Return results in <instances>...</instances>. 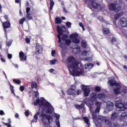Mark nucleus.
I'll return each mask as SVG.
<instances>
[{
	"mask_svg": "<svg viewBox=\"0 0 127 127\" xmlns=\"http://www.w3.org/2000/svg\"><path fill=\"white\" fill-rule=\"evenodd\" d=\"M67 62L71 63L69 65L68 70L69 74H71L72 76H78L84 73V69L78 67L79 63L76 62L75 58L72 56L69 57L67 59Z\"/></svg>",
	"mask_w": 127,
	"mask_h": 127,
	"instance_id": "1",
	"label": "nucleus"
},
{
	"mask_svg": "<svg viewBox=\"0 0 127 127\" xmlns=\"http://www.w3.org/2000/svg\"><path fill=\"white\" fill-rule=\"evenodd\" d=\"M57 32L59 33V35L57 36L58 39H59V41H58V44H59V47L62 49H64V44L62 43V39L63 41L66 40V39L68 38V35L67 34L64 35L61 38V36L63 34V32H65L66 30V28L64 26H59L58 25L57 26Z\"/></svg>",
	"mask_w": 127,
	"mask_h": 127,
	"instance_id": "2",
	"label": "nucleus"
},
{
	"mask_svg": "<svg viewBox=\"0 0 127 127\" xmlns=\"http://www.w3.org/2000/svg\"><path fill=\"white\" fill-rule=\"evenodd\" d=\"M44 98H43L42 99H41V100H40V99H37L36 101L34 102V105L37 106L39 105L40 107L44 105L45 107H47V108L51 107L53 109V107L51 106V103H50L48 101L44 103Z\"/></svg>",
	"mask_w": 127,
	"mask_h": 127,
	"instance_id": "3",
	"label": "nucleus"
},
{
	"mask_svg": "<svg viewBox=\"0 0 127 127\" xmlns=\"http://www.w3.org/2000/svg\"><path fill=\"white\" fill-rule=\"evenodd\" d=\"M115 106L119 109V111H125L127 109V106L125 105L121 101H116L115 102Z\"/></svg>",
	"mask_w": 127,
	"mask_h": 127,
	"instance_id": "4",
	"label": "nucleus"
},
{
	"mask_svg": "<svg viewBox=\"0 0 127 127\" xmlns=\"http://www.w3.org/2000/svg\"><path fill=\"white\" fill-rule=\"evenodd\" d=\"M118 4L115 3H111L109 5V8L110 10L115 11L117 13L122 9V7L121 6H117Z\"/></svg>",
	"mask_w": 127,
	"mask_h": 127,
	"instance_id": "5",
	"label": "nucleus"
},
{
	"mask_svg": "<svg viewBox=\"0 0 127 127\" xmlns=\"http://www.w3.org/2000/svg\"><path fill=\"white\" fill-rule=\"evenodd\" d=\"M107 119L105 117L100 116L98 117L97 120L95 121V125H96L97 127H100L102 126V123L101 122H104L105 120H107Z\"/></svg>",
	"mask_w": 127,
	"mask_h": 127,
	"instance_id": "6",
	"label": "nucleus"
},
{
	"mask_svg": "<svg viewBox=\"0 0 127 127\" xmlns=\"http://www.w3.org/2000/svg\"><path fill=\"white\" fill-rule=\"evenodd\" d=\"M2 25L3 28V30L5 34L6 35V33H7V29H8L9 27H11V23H10L9 20H6V22H2L1 21Z\"/></svg>",
	"mask_w": 127,
	"mask_h": 127,
	"instance_id": "7",
	"label": "nucleus"
},
{
	"mask_svg": "<svg viewBox=\"0 0 127 127\" xmlns=\"http://www.w3.org/2000/svg\"><path fill=\"white\" fill-rule=\"evenodd\" d=\"M40 117H41L42 118H45L46 120H47L49 124H50L53 122V116L50 115H47L45 113H44V112H42V113L40 115Z\"/></svg>",
	"mask_w": 127,
	"mask_h": 127,
	"instance_id": "8",
	"label": "nucleus"
},
{
	"mask_svg": "<svg viewBox=\"0 0 127 127\" xmlns=\"http://www.w3.org/2000/svg\"><path fill=\"white\" fill-rule=\"evenodd\" d=\"M89 3H91L92 7L95 10L98 9V10H102L104 7H102V5L100 4L97 3V2H94V1H89Z\"/></svg>",
	"mask_w": 127,
	"mask_h": 127,
	"instance_id": "9",
	"label": "nucleus"
},
{
	"mask_svg": "<svg viewBox=\"0 0 127 127\" xmlns=\"http://www.w3.org/2000/svg\"><path fill=\"white\" fill-rule=\"evenodd\" d=\"M82 90L83 91L84 96L88 97L90 93V88H87L85 85H82Z\"/></svg>",
	"mask_w": 127,
	"mask_h": 127,
	"instance_id": "10",
	"label": "nucleus"
},
{
	"mask_svg": "<svg viewBox=\"0 0 127 127\" xmlns=\"http://www.w3.org/2000/svg\"><path fill=\"white\" fill-rule=\"evenodd\" d=\"M106 108L109 111H112L114 109V104L111 101H108L106 104Z\"/></svg>",
	"mask_w": 127,
	"mask_h": 127,
	"instance_id": "11",
	"label": "nucleus"
},
{
	"mask_svg": "<svg viewBox=\"0 0 127 127\" xmlns=\"http://www.w3.org/2000/svg\"><path fill=\"white\" fill-rule=\"evenodd\" d=\"M119 23L121 25L122 27H127V20L125 17H122L119 20Z\"/></svg>",
	"mask_w": 127,
	"mask_h": 127,
	"instance_id": "12",
	"label": "nucleus"
},
{
	"mask_svg": "<svg viewBox=\"0 0 127 127\" xmlns=\"http://www.w3.org/2000/svg\"><path fill=\"white\" fill-rule=\"evenodd\" d=\"M102 32L103 35H108L111 34L112 35V33H111L110 29L109 28H105L104 27L103 25H102Z\"/></svg>",
	"mask_w": 127,
	"mask_h": 127,
	"instance_id": "13",
	"label": "nucleus"
},
{
	"mask_svg": "<svg viewBox=\"0 0 127 127\" xmlns=\"http://www.w3.org/2000/svg\"><path fill=\"white\" fill-rule=\"evenodd\" d=\"M19 58L21 62H25L26 61V56L22 51L19 52Z\"/></svg>",
	"mask_w": 127,
	"mask_h": 127,
	"instance_id": "14",
	"label": "nucleus"
},
{
	"mask_svg": "<svg viewBox=\"0 0 127 127\" xmlns=\"http://www.w3.org/2000/svg\"><path fill=\"white\" fill-rule=\"evenodd\" d=\"M68 95L69 96H76V91L72 88H69L67 91Z\"/></svg>",
	"mask_w": 127,
	"mask_h": 127,
	"instance_id": "15",
	"label": "nucleus"
},
{
	"mask_svg": "<svg viewBox=\"0 0 127 127\" xmlns=\"http://www.w3.org/2000/svg\"><path fill=\"white\" fill-rule=\"evenodd\" d=\"M90 97L92 101L95 102L97 100V94L95 93H92L91 94H90Z\"/></svg>",
	"mask_w": 127,
	"mask_h": 127,
	"instance_id": "16",
	"label": "nucleus"
},
{
	"mask_svg": "<svg viewBox=\"0 0 127 127\" xmlns=\"http://www.w3.org/2000/svg\"><path fill=\"white\" fill-rule=\"evenodd\" d=\"M126 117H127V113H122L120 117L121 121L125 122L126 121Z\"/></svg>",
	"mask_w": 127,
	"mask_h": 127,
	"instance_id": "17",
	"label": "nucleus"
},
{
	"mask_svg": "<svg viewBox=\"0 0 127 127\" xmlns=\"http://www.w3.org/2000/svg\"><path fill=\"white\" fill-rule=\"evenodd\" d=\"M36 49L37 50V52L38 53V54H41L43 51L42 46H39V44H36Z\"/></svg>",
	"mask_w": 127,
	"mask_h": 127,
	"instance_id": "18",
	"label": "nucleus"
},
{
	"mask_svg": "<svg viewBox=\"0 0 127 127\" xmlns=\"http://www.w3.org/2000/svg\"><path fill=\"white\" fill-rule=\"evenodd\" d=\"M118 116H119V114L116 112H114L112 114L110 119H111V120L115 121L117 119Z\"/></svg>",
	"mask_w": 127,
	"mask_h": 127,
	"instance_id": "19",
	"label": "nucleus"
},
{
	"mask_svg": "<svg viewBox=\"0 0 127 127\" xmlns=\"http://www.w3.org/2000/svg\"><path fill=\"white\" fill-rule=\"evenodd\" d=\"M108 83L111 86H116L117 84V83L116 82V81L115 80V79H110L109 81H108Z\"/></svg>",
	"mask_w": 127,
	"mask_h": 127,
	"instance_id": "20",
	"label": "nucleus"
},
{
	"mask_svg": "<svg viewBox=\"0 0 127 127\" xmlns=\"http://www.w3.org/2000/svg\"><path fill=\"white\" fill-rule=\"evenodd\" d=\"M120 89V87H117L115 88V89L114 90V92L116 96H118L119 94L121 93Z\"/></svg>",
	"mask_w": 127,
	"mask_h": 127,
	"instance_id": "21",
	"label": "nucleus"
},
{
	"mask_svg": "<svg viewBox=\"0 0 127 127\" xmlns=\"http://www.w3.org/2000/svg\"><path fill=\"white\" fill-rule=\"evenodd\" d=\"M62 20L60 17H56L55 19V23L56 24H60L62 23Z\"/></svg>",
	"mask_w": 127,
	"mask_h": 127,
	"instance_id": "22",
	"label": "nucleus"
},
{
	"mask_svg": "<svg viewBox=\"0 0 127 127\" xmlns=\"http://www.w3.org/2000/svg\"><path fill=\"white\" fill-rule=\"evenodd\" d=\"M81 52V50L80 48H75L72 50V53L74 54H79L80 52Z\"/></svg>",
	"mask_w": 127,
	"mask_h": 127,
	"instance_id": "23",
	"label": "nucleus"
},
{
	"mask_svg": "<svg viewBox=\"0 0 127 127\" xmlns=\"http://www.w3.org/2000/svg\"><path fill=\"white\" fill-rule=\"evenodd\" d=\"M7 122L8 123H5L4 122H2V124H3L5 126H6L7 127H11V125H10L11 124V121L10 118L7 119Z\"/></svg>",
	"mask_w": 127,
	"mask_h": 127,
	"instance_id": "24",
	"label": "nucleus"
},
{
	"mask_svg": "<svg viewBox=\"0 0 127 127\" xmlns=\"http://www.w3.org/2000/svg\"><path fill=\"white\" fill-rule=\"evenodd\" d=\"M83 120H84V122H85L87 126H88V127H90V123H89L90 122L89 118H88V117H84L83 118Z\"/></svg>",
	"mask_w": 127,
	"mask_h": 127,
	"instance_id": "25",
	"label": "nucleus"
},
{
	"mask_svg": "<svg viewBox=\"0 0 127 127\" xmlns=\"http://www.w3.org/2000/svg\"><path fill=\"white\" fill-rule=\"evenodd\" d=\"M84 106H85V103L82 102V104H81L80 105L77 104L75 106V108H76L77 109L81 110L84 107Z\"/></svg>",
	"mask_w": 127,
	"mask_h": 127,
	"instance_id": "26",
	"label": "nucleus"
},
{
	"mask_svg": "<svg viewBox=\"0 0 127 127\" xmlns=\"http://www.w3.org/2000/svg\"><path fill=\"white\" fill-rule=\"evenodd\" d=\"M97 98L99 100H103L104 98H105V94L104 93H100L98 94Z\"/></svg>",
	"mask_w": 127,
	"mask_h": 127,
	"instance_id": "27",
	"label": "nucleus"
},
{
	"mask_svg": "<svg viewBox=\"0 0 127 127\" xmlns=\"http://www.w3.org/2000/svg\"><path fill=\"white\" fill-rule=\"evenodd\" d=\"M104 123H105V125L107 127H112V123L110 120L109 119H107L104 121Z\"/></svg>",
	"mask_w": 127,
	"mask_h": 127,
	"instance_id": "28",
	"label": "nucleus"
},
{
	"mask_svg": "<svg viewBox=\"0 0 127 127\" xmlns=\"http://www.w3.org/2000/svg\"><path fill=\"white\" fill-rule=\"evenodd\" d=\"M94 66V65L93 64L91 63H88L85 65V67L86 69H91Z\"/></svg>",
	"mask_w": 127,
	"mask_h": 127,
	"instance_id": "29",
	"label": "nucleus"
},
{
	"mask_svg": "<svg viewBox=\"0 0 127 127\" xmlns=\"http://www.w3.org/2000/svg\"><path fill=\"white\" fill-rule=\"evenodd\" d=\"M123 12H120L115 15V19L118 20L120 17L122 16Z\"/></svg>",
	"mask_w": 127,
	"mask_h": 127,
	"instance_id": "30",
	"label": "nucleus"
},
{
	"mask_svg": "<svg viewBox=\"0 0 127 127\" xmlns=\"http://www.w3.org/2000/svg\"><path fill=\"white\" fill-rule=\"evenodd\" d=\"M81 46L83 48H86L87 47V43L86 42V41L82 40V42H81Z\"/></svg>",
	"mask_w": 127,
	"mask_h": 127,
	"instance_id": "31",
	"label": "nucleus"
},
{
	"mask_svg": "<svg viewBox=\"0 0 127 127\" xmlns=\"http://www.w3.org/2000/svg\"><path fill=\"white\" fill-rule=\"evenodd\" d=\"M78 36V35L77 33H73L69 36V38L71 39H74L76 38Z\"/></svg>",
	"mask_w": 127,
	"mask_h": 127,
	"instance_id": "32",
	"label": "nucleus"
},
{
	"mask_svg": "<svg viewBox=\"0 0 127 127\" xmlns=\"http://www.w3.org/2000/svg\"><path fill=\"white\" fill-rule=\"evenodd\" d=\"M98 19L102 23H106V24H107L108 23V21H106V20L104 19L102 16H98Z\"/></svg>",
	"mask_w": 127,
	"mask_h": 127,
	"instance_id": "33",
	"label": "nucleus"
},
{
	"mask_svg": "<svg viewBox=\"0 0 127 127\" xmlns=\"http://www.w3.org/2000/svg\"><path fill=\"white\" fill-rule=\"evenodd\" d=\"M13 82L14 83L18 84V85H20V83H21V80L18 79H13Z\"/></svg>",
	"mask_w": 127,
	"mask_h": 127,
	"instance_id": "34",
	"label": "nucleus"
},
{
	"mask_svg": "<svg viewBox=\"0 0 127 127\" xmlns=\"http://www.w3.org/2000/svg\"><path fill=\"white\" fill-rule=\"evenodd\" d=\"M72 43L75 44H79L80 43V40L79 39L76 38H74L73 39H72Z\"/></svg>",
	"mask_w": 127,
	"mask_h": 127,
	"instance_id": "35",
	"label": "nucleus"
},
{
	"mask_svg": "<svg viewBox=\"0 0 127 127\" xmlns=\"http://www.w3.org/2000/svg\"><path fill=\"white\" fill-rule=\"evenodd\" d=\"M65 45L68 47H69L71 45V43H72V41L70 39H66L65 41Z\"/></svg>",
	"mask_w": 127,
	"mask_h": 127,
	"instance_id": "36",
	"label": "nucleus"
},
{
	"mask_svg": "<svg viewBox=\"0 0 127 127\" xmlns=\"http://www.w3.org/2000/svg\"><path fill=\"white\" fill-rule=\"evenodd\" d=\"M48 108H47V109H46L45 113L47 114H52V110L51 108H49L50 107Z\"/></svg>",
	"mask_w": 127,
	"mask_h": 127,
	"instance_id": "37",
	"label": "nucleus"
},
{
	"mask_svg": "<svg viewBox=\"0 0 127 127\" xmlns=\"http://www.w3.org/2000/svg\"><path fill=\"white\" fill-rule=\"evenodd\" d=\"M10 89L11 90V92L15 96L16 95L14 92V86H13L11 84H10Z\"/></svg>",
	"mask_w": 127,
	"mask_h": 127,
	"instance_id": "38",
	"label": "nucleus"
},
{
	"mask_svg": "<svg viewBox=\"0 0 127 127\" xmlns=\"http://www.w3.org/2000/svg\"><path fill=\"white\" fill-rule=\"evenodd\" d=\"M50 11L52 10L54 5V2L53 0H51L50 1Z\"/></svg>",
	"mask_w": 127,
	"mask_h": 127,
	"instance_id": "39",
	"label": "nucleus"
},
{
	"mask_svg": "<svg viewBox=\"0 0 127 127\" xmlns=\"http://www.w3.org/2000/svg\"><path fill=\"white\" fill-rule=\"evenodd\" d=\"M31 88H37V83H36L35 81H33L32 83H31Z\"/></svg>",
	"mask_w": 127,
	"mask_h": 127,
	"instance_id": "40",
	"label": "nucleus"
},
{
	"mask_svg": "<svg viewBox=\"0 0 127 127\" xmlns=\"http://www.w3.org/2000/svg\"><path fill=\"white\" fill-rule=\"evenodd\" d=\"M33 118H34V120H33L32 121H31V122H32V123L37 122V120H38V116H37L36 115H34Z\"/></svg>",
	"mask_w": 127,
	"mask_h": 127,
	"instance_id": "41",
	"label": "nucleus"
},
{
	"mask_svg": "<svg viewBox=\"0 0 127 127\" xmlns=\"http://www.w3.org/2000/svg\"><path fill=\"white\" fill-rule=\"evenodd\" d=\"M26 20V18H22L21 19L19 20V24L20 25H23L24 22Z\"/></svg>",
	"mask_w": 127,
	"mask_h": 127,
	"instance_id": "42",
	"label": "nucleus"
},
{
	"mask_svg": "<svg viewBox=\"0 0 127 127\" xmlns=\"http://www.w3.org/2000/svg\"><path fill=\"white\" fill-rule=\"evenodd\" d=\"M67 27L70 28L72 26V23L70 22L67 21L65 23Z\"/></svg>",
	"mask_w": 127,
	"mask_h": 127,
	"instance_id": "43",
	"label": "nucleus"
},
{
	"mask_svg": "<svg viewBox=\"0 0 127 127\" xmlns=\"http://www.w3.org/2000/svg\"><path fill=\"white\" fill-rule=\"evenodd\" d=\"M110 42H111L112 44H113L114 43H116L117 42V39L116 38L113 37L111 40V41H110Z\"/></svg>",
	"mask_w": 127,
	"mask_h": 127,
	"instance_id": "44",
	"label": "nucleus"
},
{
	"mask_svg": "<svg viewBox=\"0 0 127 127\" xmlns=\"http://www.w3.org/2000/svg\"><path fill=\"white\" fill-rule=\"evenodd\" d=\"M101 105H102V103L99 101H97L96 103H95V106H97V108H101Z\"/></svg>",
	"mask_w": 127,
	"mask_h": 127,
	"instance_id": "45",
	"label": "nucleus"
},
{
	"mask_svg": "<svg viewBox=\"0 0 127 127\" xmlns=\"http://www.w3.org/2000/svg\"><path fill=\"white\" fill-rule=\"evenodd\" d=\"M82 93L81 89H77V91L75 92V95L79 96Z\"/></svg>",
	"mask_w": 127,
	"mask_h": 127,
	"instance_id": "46",
	"label": "nucleus"
},
{
	"mask_svg": "<svg viewBox=\"0 0 127 127\" xmlns=\"http://www.w3.org/2000/svg\"><path fill=\"white\" fill-rule=\"evenodd\" d=\"M58 62V61L56 59H54V60H52L50 61V63L51 64H55L56 63Z\"/></svg>",
	"mask_w": 127,
	"mask_h": 127,
	"instance_id": "47",
	"label": "nucleus"
},
{
	"mask_svg": "<svg viewBox=\"0 0 127 127\" xmlns=\"http://www.w3.org/2000/svg\"><path fill=\"white\" fill-rule=\"evenodd\" d=\"M31 15V14L30 13L27 14V17L29 20L33 19V17Z\"/></svg>",
	"mask_w": 127,
	"mask_h": 127,
	"instance_id": "48",
	"label": "nucleus"
},
{
	"mask_svg": "<svg viewBox=\"0 0 127 127\" xmlns=\"http://www.w3.org/2000/svg\"><path fill=\"white\" fill-rule=\"evenodd\" d=\"M95 90L97 92H100L101 91V87L100 86H96L95 87Z\"/></svg>",
	"mask_w": 127,
	"mask_h": 127,
	"instance_id": "49",
	"label": "nucleus"
},
{
	"mask_svg": "<svg viewBox=\"0 0 127 127\" xmlns=\"http://www.w3.org/2000/svg\"><path fill=\"white\" fill-rule=\"evenodd\" d=\"M12 41L11 40H10V41H8L7 42H6V46L7 47H10L11 46V44H12Z\"/></svg>",
	"mask_w": 127,
	"mask_h": 127,
	"instance_id": "50",
	"label": "nucleus"
},
{
	"mask_svg": "<svg viewBox=\"0 0 127 127\" xmlns=\"http://www.w3.org/2000/svg\"><path fill=\"white\" fill-rule=\"evenodd\" d=\"M78 25H79L80 27H82L83 31H85L84 26L83 25L82 22H79V23H78Z\"/></svg>",
	"mask_w": 127,
	"mask_h": 127,
	"instance_id": "51",
	"label": "nucleus"
},
{
	"mask_svg": "<svg viewBox=\"0 0 127 127\" xmlns=\"http://www.w3.org/2000/svg\"><path fill=\"white\" fill-rule=\"evenodd\" d=\"M31 10V9L29 7L26 8V13L29 14L30 11Z\"/></svg>",
	"mask_w": 127,
	"mask_h": 127,
	"instance_id": "52",
	"label": "nucleus"
},
{
	"mask_svg": "<svg viewBox=\"0 0 127 127\" xmlns=\"http://www.w3.org/2000/svg\"><path fill=\"white\" fill-rule=\"evenodd\" d=\"M100 107H97L96 109H95V113H99L100 112Z\"/></svg>",
	"mask_w": 127,
	"mask_h": 127,
	"instance_id": "53",
	"label": "nucleus"
},
{
	"mask_svg": "<svg viewBox=\"0 0 127 127\" xmlns=\"http://www.w3.org/2000/svg\"><path fill=\"white\" fill-rule=\"evenodd\" d=\"M34 93H35V95H34V97L37 98H39L38 96H39V92L38 91L34 92Z\"/></svg>",
	"mask_w": 127,
	"mask_h": 127,
	"instance_id": "54",
	"label": "nucleus"
},
{
	"mask_svg": "<svg viewBox=\"0 0 127 127\" xmlns=\"http://www.w3.org/2000/svg\"><path fill=\"white\" fill-rule=\"evenodd\" d=\"M56 53V50H52V52H51L52 56L54 57V55H55Z\"/></svg>",
	"mask_w": 127,
	"mask_h": 127,
	"instance_id": "55",
	"label": "nucleus"
},
{
	"mask_svg": "<svg viewBox=\"0 0 127 127\" xmlns=\"http://www.w3.org/2000/svg\"><path fill=\"white\" fill-rule=\"evenodd\" d=\"M19 90L21 92H23L24 91V87L23 86H21L19 87Z\"/></svg>",
	"mask_w": 127,
	"mask_h": 127,
	"instance_id": "56",
	"label": "nucleus"
},
{
	"mask_svg": "<svg viewBox=\"0 0 127 127\" xmlns=\"http://www.w3.org/2000/svg\"><path fill=\"white\" fill-rule=\"evenodd\" d=\"M56 125L57 126V127H61V124H60L59 120L57 121L56 120Z\"/></svg>",
	"mask_w": 127,
	"mask_h": 127,
	"instance_id": "57",
	"label": "nucleus"
},
{
	"mask_svg": "<svg viewBox=\"0 0 127 127\" xmlns=\"http://www.w3.org/2000/svg\"><path fill=\"white\" fill-rule=\"evenodd\" d=\"M25 116L27 117H28L30 115V113H29V112L28 111H26L25 112Z\"/></svg>",
	"mask_w": 127,
	"mask_h": 127,
	"instance_id": "58",
	"label": "nucleus"
},
{
	"mask_svg": "<svg viewBox=\"0 0 127 127\" xmlns=\"http://www.w3.org/2000/svg\"><path fill=\"white\" fill-rule=\"evenodd\" d=\"M12 58V56L11 54H8L7 55V58L9 59H11Z\"/></svg>",
	"mask_w": 127,
	"mask_h": 127,
	"instance_id": "59",
	"label": "nucleus"
},
{
	"mask_svg": "<svg viewBox=\"0 0 127 127\" xmlns=\"http://www.w3.org/2000/svg\"><path fill=\"white\" fill-rule=\"evenodd\" d=\"M25 42L27 43V44H29L30 42V41L28 38H26Z\"/></svg>",
	"mask_w": 127,
	"mask_h": 127,
	"instance_id": "60",
	"label": "nucleus"
},
{
	"mask_svg": "<svg viewBox=\"0 0 127 127\" xmlns=\"http://www.w3.org/2000/svg\"><path fill=\"white\" fill-rule=\"evenodd\" d=\"M63 11L65 13H68V11H67L66 9H65V7H63Z\"/></svg>",
	"mask_w": 127,
	"mask_h": 127,
	"instance_id": "61",
	"label": "nucleus"
},
{
	"mask_svg": "<svg viewBox=\"0 0 127 127\" xmlns=\"http://www.w3.org/2000/svg\"><path fill=\"white\" fill-rule=\"evenodd\" d=\"M56 120L59 121L60 116L59 115H56Z\"/></svg>",
	"mask_w": 127,
	"mask_h": 127,
	"instance_id": "62",
	"label": "nucleus"
},
{
	"mask_svg": "<svg viewBox=\"0 0 127 127\" xmlns=\"http://www.w3.org/2000/svg\"><path fill=\"white\" fill-rule=\"evenodd\" d=\"M0 115H2V116H3V115H4V113L3 111H2V110H0Z\"/></svg>",
	"mask_w": 127,
	"mask_h": 127,
	"instance_id": "63",
	"label": "nucleus"
},
{
	"mask_svg": "<svg viewBox=\"0 0 127 127\" xmlns=\"http://www.w3.org/2000/svg\"><path fill=\"white\" fill-rule=\"evenodd\" d=\"M122 92H123V93H124L125 94L127 93V89L125 88L124 89V90L122 91Z\"/></svg>",
	"mask_w": 127,
	"mask_h": 127,
	"instance_id": "64",
	"label": "nucleus"
}]
</instances>
